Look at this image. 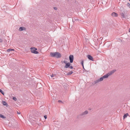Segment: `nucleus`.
I'll return each mask as SVG.
<instances>
[{
    "label": "nucleus",
    "mask_w": 130,
    "mask_h": 130,
    "mask_svg": "<svg viewBox=\"0 0 130 130\" xmlns=\"http://www.w3.org/2000/svg\"><path fill=\"white\" fill-rule=\"evenodd\" d=\"M69 59L70 60V62L71 63H72L74 59V56L73 55H70L69 57Z\"/></svg>",
    "instance_id": "nucleus-4"
},
{
    "label": "nucleus",
    "mask_w": 130,
    "mask_h": 130,
    "mask_svg": "<svg viewBox=\"0 0 130 130\" xmlns=\"http://www.w3.org/2000/svg\"><path fill=\"white\" fill-rule=\"evenodd\" d=\"M87 57L90 60L92 61H94V59L93 57L90 55H87Z\"/></svg>",
    "instance_id": "nucleus-6"
},
{
    "label": "nucleus",
    "mask_w": 130,
    "mask_h": 130,
    "mask_svg": "<svg viewBox=\"0 0 130 130\" xmlns=\"http://www.w3.org/2000/svg\"><path fill=\"white\" fill-rule=\"evenodd\" d=\"M121 15L122 17L123 18H125V15L123 13H122L121 14Z\"/></svg>",
    "instance_id": "nucleus-16"
},
{
    "label": "nucleus",
    "mask_w": 130,
    "mask_h": 130,
    "mask_svg": "<svg viewBox=\"0 0 130 130\" xmlns=\"http://www.w3.org/2000/svg\"><path fill=\"white\" fill-rule=\"evenodd\" d=\"M7 51L8 52H10V51H11V48L8 49L7 50Z\"/></svg>",
    "instance_id": "nucleus-19"
},
{
    "label": "nucleus",
    "mask_w": 130,
    "mask_h": 130,
    "mask_svg": "<svg viewBox=\"0 0 130 130\" xmlns=\"http://www.w3.org/2000/svg\"><path fill=\"white\" fill-rule=\"evenodd\" d=\"M108 76L109 75L108 74H106L99 79L100 82L102 81L103 80L104 78H108Z\"/></svg>",
    "instance_id": "nucleus-3"
},
{
    "label": "nucleus",
    "mask_w": 130,
    "mask_h": 130,
    "mask_svg": "<svg viewBox=\"0 0 130 130\" xmlns=\"http://www.w3.org/2000/svg\"><path fill=\"white\" fill-rule=\"evenodd\" d=\"M13 100L16 101L17 100V99L15 97H13Z\"/></svg>",
    "instance_id": "nucleus-20"
},
{
    "label": "nucleus",
    "mask_w": 130,
    "mask_h": 130,
    "mask_svg": "<svg viewBox=\"0 0 130 130\" xmlns=\"http://www.w3.org/2000/svg\"><path fill=\"white\" fill-rule=\"evenodd\" d=\"M129 8H130V7H129Z\"/></svg>",
    "instance_id": "nucleus-35"
},
{
    "label": "nucleus",
    "mask_w": 130,
    "mask_h": 130,
    "mask_svg": "<svg viewBox=\"0 0 130 130\" xmlns=\"http://www.w3.org/2000/svg\"><path fill=\"white\" fill-rule=\"evenodd\" d=\"M3 42V40L1 39H0V42Z\"/></svg>",
    "instance_id": "nucleus-26"
},
{
    "label": "nucleus",
    "mask_w": 130,
    "mask_h": 130,
    "mask_svg": "<svg viewBox=\"0 0 130 130\" xmlns=\"http://www.w3.org/2000/svg\"><path fill=\"white\" fill-rule=\"evenodd\" d=\"M129 1L130 2V0H129Z\"/></svg>",
    "instance_id": "nucleus-34"
},
{
    "label": "nucleus",
    "mask_w": 130,
    "mask_h": 130,
    "mask_svg": "<svg viewBox=\"0 0 130 130\" xmlns=\"http://www.w3.org/2000/svg\"><path fill=\"white\" fill-rule=\"evenodd\" d=\"M129 31L130 32V28L129 29Z\"/></svg>",
    "instance_id": "nucleus-32"
},
{
    "label": "nucleus",
    "mask_w": 130,
    "mask_h": 130,
    "mask_svg": "<svg viewBox=\"0 0 130 130\" xmlns=\"http://www.w3.org/2000/svg\"><path fill=\"white\" fill-rule=\"evenodd\" d=\"M44 117L45 119H46L47 118V116L46 115H45Z\"/></svg>",
    "instance_id": "nucleus-25"
},
{
    "label": "nucleus",
    "mask_w": 130,
    "mask_h": 130,
    "mask_svg": "<svg viewBox=\"0 0 130 130\" xmlns=\"http://www.w3.org/2000/svg\"><path fill=\"white\" fill-rule=\"evenodd\" d=\"M54 9L55 10H57V8L56 7H54Z\"/></svg>",
    "instance_id": "nucleus-28"
},
{
    "label": "nucleus",
    "mask_w": 130,
    "mask_h": 130,
    "mask_svg": "<svg viewBox=\"0 0 130 130\" xmlns=\"http://www.w3.org/2000/svg\"><path fill=\"white\" fill-rule=\"evenodd\" d=\"M128 115V113H126L125 114V115H124L123 116V118H126L127 116Z\"/></svg>",
    "instance_id": "nucleus-14"
},
{
    "label": "nucleus",
    "mask_w": 130,
    "mask_h": 130,
    "mask_svg": "<svg viewBox=\"0 0 130 130\" xmlns=\"http://www.w3.org/2000/svg\"><path fill=\"white\" fill-rule=\"evenodd\" d=\"M0 118H2L3 119H5V117L3 115L0 114Z\"/></svg>",
    "instance_id": "nucleus-15"
},
{
    "label": "nucleus",
    "mask_w": 130,
    "mask_h": 130,
    "mask_svg": "<svg viewBox=\"0 0 130 130\" xmlns=\"http://www.w3.org/2000/svg\"><path fill=\"white\" fill-rule=\"evenodd\" d=\"M2 103L4 105L6 106H8L7 103L5 101H3Z\"/></svg>",
    "instance_id": "nucleus-11"
},
{
    "label": "nucleus",
    "mask_w": 130,
    "mask_h": 130,
    "mask_svg": "<svg viewBox=\"0 0 130 130\" xmlns=\"http://www.w3.org/2000/svg\"><path fill=\"white\" fill-rule=\"evenodd\" d=\"M100 82V81H99V79H98L94 81V83L95 84H96L99 83Z\"/></svg>",
    "instance_id": "nucleus-13"
},
{
    "label": "nucleus",
    "mask_w": 130,
    "mask_h": 130,
    "mask_svg": "<svg viewBox=\"0 0 130 130\" xmlns=\"http://www.w3.org/2000/svg\"><path fill=\"white\" fill-rule=\"evenodd\" d=\"M62 62H63V63L66 64V63H67L66 62V61H63V62H62Z\"/></svg>",
    "instance_id": "nucleus-23"
},
{
    "label": "nucleus",
    "mask_w": 130,
    "mask_h": 130,
    "mask_svg": "<svg viewBox=\"0 0 130 130\" xmlns=\"http://www.w3.org/2000/svg\"><path fill=\"white\" fill-rule=\"evenodd\" d=\"M83 68L85 70V69H84V68Z\"/></svg>",
    "instance_id": "nucleus-33"
},
{
    "label": "nucleus",
    "mask_w": 130,
    "mask_h": 130,
    "mask_svg": "<svg viewBox=\"0 0 130 130\" xmlns=\"http://www.w3.org/2000/svg\"><path fill=\"white\" fill-rule=\"evenodd\" d=\"M0 92L3 95L4 94V93L3 91L1 89H0Z\"/></svg>",
    "instance_id": "nucleus-17"
},
{
    "label": "nucleus",
    "mask_w": 130,
    "mask_h": 130,
    "mask_svg": "<svg viewBox=\"0 0 130 130\" xmlns=\"http://www.w3.org/2000/svg\"><path fill=\"white\" fill-rule=\"evenodd\" d=\"M58 102L59 103L60 102H62V101H60V100H59V101H58Z\"/></svg>",
    "instance_id": "nucleus-30"
},
{
    "label": "nucleus",
    "mask_w": 130,
    "mask_h": 130,
    "mask_svg": "<svg viewBox=\"0 0 130 130\" xmlns=\"http://www.w3.org/2000/svg\"><path fill=\"white\" fill-rule=\"evenodd\" d=\"M17 113L18 114H20V113H21L20 112H18V111H17Z\"/></svg>",
    "instance_id": "nucleus-29"
},
{
    "label": "nucleus",
    "mask_w": 130,
    "mask_h": 130,
    "mask_svg": "<svg viewBox=\"0 0 130 130\" xmlns=\"http://www.w3.org/2000/svg\"><path fill=\"white\" fill-rule=\"evenodd\" d=\"M81 63V65L83 66V68H84V64H83L84 61L83 60H82V61Z\"/></svg>",
    "instance_id": "nucleus-18"
},
{
    "label": "nucleus",
    "mask_w": 130,
    "mask_h": 130,
    "mask_svg": "<svg viewBox=\"0 0 130 130\" xmlns=\"http://www.w3.org/2000/svg\"><path fill=\"white\" fill-rule=\"evenodd\" d=\"M69 67L71 69H73V66H70Z\"/></svg>",
    "instance_id": "nucleus-24"
},
{
    "label": "nucleus",
    "mask_w": 130,
    "mask_h": 130,
    "mask_svg": "<svg viewBox=\"0 0 130 130\" xmlns=\"http://www.w3.org/2000/svg\"><path fill=\"white\" fill-rule=\"evenodd\" d=\"M111 15L113 17H116L117 16L118 14L116 13L115 12H113L111 13Z\"/></svg>",
    "instance_id": "nucleus-10"
},
{
    "label": "nucleus",
    "mask_w": 130,
    "mask_h": 130,
    "mask_svg": "<svg viewBox=\"0 0 130 130\" xmlns=\"http://www.w3.org/2000/svg\"><path fill=\"white\" fill-rule=\"evenodd\" d=\"M71 63L70 62H68L66 64V65L64 67V68H68L69 67V66L71 65Z\"/></svg>",
    "instance_id": "nucleus-7"
},
{
    "label": "nucleus",
    "mask_w": 130,
    "mask_h": 130,
    "mask_svg": "<svg viewBox=\"0 0 130 130\" xmlns=\"http://www.w3.org/2000/svg\"><path fill=\"white\" fill-rule=\"evenodd\" d=\"M11 51H14V49H11Z\"/></svg>",
    "instance_id": "nucleus-31"
},
{
    "label": "nucleus",
    "mask_w": 130,
    "mask_h": 130,
    "mask_svg": "<svg viewBox=\"0 0 130 130\" xmlns=\"http://www.w3.org/2000/svg\"><path fill=\"white\" fill-rule=\"evenodd\" d=\"M25 30V27H20L19 29V30L20 31H22L23 30Z\"/></svg>",
    "instance_id": "nucleus-9"
},
{
    "label": "nucleus",
    "mask_w": 130,
    "mask_h": 130,
    "mask_svg": "<svg viewBox=\"0 0 130 130\" xmlns=\"http://www.w3.org/2000/svg\"><path fill=\"white\" fill-rule=\"evenodd\" d=\"M50 54L51 56L53 57L59 58L61 57V54L57 52H51L50 53Z\"/></svg>",
    "instance_id": "nucleus-1"
},
{
    "label": "nucleus",
    "mask_w": 130,
    "mask_h": 130,
    "mask_svg": "<svg viewBox=\"0 0 130 130\" xmlns=\"http://www.w3.org/2000/svg\"><path fill=\"white\" fill-rule=\"evenodd\" d=\"M127 6L129 8L130 7V4L129 3H128L127 4Z\"/></svg>",
    "instance_id": "nucleus-21"
},
{
    "label": "nucleus",
    "mask_w": 130,
    "mask_h": 130,
    "mask_svg": "<svg viewBox=\"0 0 130 130\" xmlns=\"http://www.w3.org/2000/svg\"><path fill=\"white\" fill-rule=\"evenodd\" d=\"M55 76L54 75H53V74H52L51 76V77H54Z\"/></svg>",
    "instance_id": "nucleus-27"
},
{
    "label": "nucleus",
    "mask_w": 130,
    "mask_h": 130,
    "mask_svg": "<svg viewBox=\"0 0 130 130\" xmlns=\"http://www.w3.org/2000/svg\"><path fill=\"white\" fill-rule=\"evenodd\" d=\"M88 113V111L87 110H86L84 112L80 114L79 115V116H83L87 114Z\"/></svg>",
    "instance_id": "nucleus-5"
},
{
    "label": "nucleus",
    "mask_w": 130,
    "mask_h": 130,
    "mask_svg": "<svg viewBox=\"0 0 130 130\" xmlns=\"http://www.w3.org/2000/svg\"><path fill=\"white\" fill-rule=\"evenodd\" d=\"M116 71V70H113L110 71V72L109 73L107 74H108V75H109V76L110 75L112 74L114 72H115Z\"/></svg>",
    "instance_id": "nucleus-8"
},
{
    "label": "nucleus",
    "mask_w": 130,
    "mask_h": 130,
    "mask_svg": "<svg viewBox=\"0 0 130 130\" xmlns=\"http://www.w3.org/2000/svg\"><path fill=\"white\" fill-rule=\"evenodd\" d=\"M77 20V18H74V19H73V21L74 22V20L76 21Z\"/></svg>",
    "instance_id": "nucleus-22"
},
{
    "label": "nucleus",
    "mask_w": 130,
    "mask_h": 130,
    "mask_svg": "<svg viewBox=\"0 0 130 130\" xmlns=\"http://www.w3.org/2000/svg\"><path fill=\"white\" fill-rule=\"evenodd\" d=\"M37 50V48L34 47L30 48L31 52L35 54H38L39 53L38 51H36Z\"/></svg>",
    "instance_id": "nucleus-2"
},
{
    "label": "nucleus",
    "mask_w": 130,
    "mask_h": 130,
    "mask_svg": "<svg viewBox=\"0 0 130 130\" xmlns=\"http://www.w3.org/2000/svg\"><path fill=\"white\" fill-rule=\"evenodd\" d=\"M73 73V71H70L67 74V75H71Z\"/></svg>",
    "instance_id": "nucleus-12"
}]
</instances>
